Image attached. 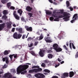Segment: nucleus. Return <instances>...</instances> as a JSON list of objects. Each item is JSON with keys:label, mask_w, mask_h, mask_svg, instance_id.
<instances>
[{"label": "nucleus", "mask_w": 78, "mask_h": 78, "mask_svg": "<svg viewBox=\"0 0 78 78\" xmlns=\"http://www.w3.org/2000/svg\"><path fill=\"white\" fill-rule=\"evenodd\" d=\"M28 67H29V66L27 65H24L23 66L20 65L16 69L17 72L16 74L20 75V73H21V74L24 75L25 73H27V71L25 70H27V69L28 68ZM24 70L25 71H24ZM23 71H24L22 72Z\"/></svg>", "instance_id": "obj_1"}, {"label": "nucleus", "mask_w": 78, "mask_h": 78, "mask_svg": "<svg viewBox=\"0 0 78 78\" xmlns=\"http://www.w3.org/2000/svg\"><path fill=\"white\" fill-rule=\"evenodd\" d=\"M69 13L67 12H64L63 14V15H61L58 16V18L62 19L63 18V20H65V21H68L69 20V18H70V16H69Z\"/></svg>", "instance_id": "obj_2"}, {"label": "nucleus", "mask_w": 78, "mask_h": 78, "mask_svg": "<svg viewBox=\"0 0 78 78\" xmlns=\"http://www.w3.org/2000/svg\"><path fill=\"white\" fill-rule=\"evenodd\" d=\"M35 76L38 78H44L45 77V75L43 74L38 73L35 75Z\"/></svg>", "instance_id": "obj_3"}, {"label": "nucleus", "mask_w": 78, "mask_h": 78, "mask_svg": "<svg viewBox=\"0 0 78 78\" xmlns=\"http://www.w3.org/2000/svg\"><path fill=\"white\" fill-rule=\"evenodd\" d=\"M74 18V19H73ZM78 14H75L73 16V20L71 21H70V22L72 23H73L74 22H75V20H78Z\"/></svg>", "instance_id": "obj_4"}, {"label": "nucleus", "mask_w": 78, "mask_h": 78, "mask_svg": "<svg viewBox=\"0 0 78 78\" xmlns=\"http://www.w3.org/2000/svg\"><path fill=\"white\" fill-rule=\"evenodd\" d=\"M45 50L42 49L40 51L39 53V55L41 56V57H43L44 56V53H45Z\"/></svg>", "instance_id": "obj_5"}, {"label": "nucleus", "mask_w": 78, "mask_h": 78, "mask_svg": "<svg viewBox=\"0 0 78 78\" xmlns=\"http://www.w3.org/2000/svg\"><path fill=\"white\" fill-rule=\"evenodd\" d=\"M27 31H29V32H31L33 31V28L31 27H29L28 26H26L25 27Z\"/></svg>", "instance_id": "obj_6"}, {"label": "nucleus", "mask_w": 78, "mask_h": 78, "mask_svg": "<svg viewBox=\"0 0 78 78\" xmlns=\"http://www.w3.org/2000/svg\"><path fill=\"white\" fill-rule=\"evenodd\" d=\"M50 39V37H45L44 38V39L45 41L46 42H47V43L52 42V40L51 39Z\"/></svg>", "instance_id": "obj_7"}, {"label": "nucleus", "mask_w": 78, "mask_h": 78, "mask_svg": "<svg viewBox=\"0 0 78 78\" xmlns=\"http://www.w3.org/2000/svg\"><path fill=\"white\" fill-rule=\"evenodd\" d=\"M5 27V23L0 24V31H2Z\"/></svg>", "instance_id": "obj_8"}, {"label": "nucleus", "mask_w": 78, "mask_h": 78, "mask_svg": "<svg viewBox=\"0 0 78 78\" xmlns=\"http://www.w3.org/2000/svg\"><path fill=\"white\" fill-rule=\"evenodd\" d=\"M58 44L55 43L53 45V49L55 50L56 49L58 48Z\"/></svg>", "instance_id": "obj_9"}, {"label": "nucleus", "mask_w": 78, "mask_h": 78, "mask_svg": "<svg viewBox=\"0 0 78 78\" xmlns=\"http://www.w3.org/2000/svg\"><path fill=\"white\" fill-rule=\"evenodd\" d=\"M26 9L28 12H31V11L33 9V8L30 6H27L26 7Z\"/></svg>", "instance_id": "obj_10"}, {"label": "nucleus", "mask_w": 78, "mask_h": 78, "mask_svg": "<svg viewBox=\"0 0 78 78\" xmlns=\"http://www.w3.org/2000/svg\"><path fill=\"white\" fill-rule=\"evenodd\" d=\"M5 78H11L12 75H11V74H9V73H6L5 75Z\"/></svg>", "instance_id": "obj_11"}, {"label": "nucleus", "mask_w": 78, "mask_h": 78, "mask_svg": "<svg viewBox=\"0 0 78 78\" xmlns=\"http://www.w3.org/2000/svg\"><path fill=\"white\" fill-rule=\"evenodd\" d=\"M63 76H62L63 78H65L66 77H68L69 76V73H65L63 74Z\"/></svg>", "instance_id": "obj_12"}, {"label": "nucleus", "mask_w": 78, "mask_h": 78, "mask_svg": "<svg viewBox=\"0 0 78 78\" xmlns=\"http://www.w3.org/2000/svg\"><path fill=\"white\" fill-rule=\"evenodd\" d=\"M11 24H12L11 22H9L8 23L7 25V27L8 28H11Z\"/></svg>", "instance_id": "obj_13"}, {"label": "nucleus", "mask_w": 78, "mask_h": 78, "mask_svg": "<svg viewBox=\"0 0 78 78\" xmlns=\"http://www.w3.org/2000/svg\"><path fill=\"white\" fill-rule=\"evenodd\" d=\"M52 12L50 10H47L46 11V15H48V16H50Z\"/></svg>", "instance_id": "obj_14"}, {"label": "nucleus", "mask_w": 78, "mask_h": 78, "mask_svg": "<svg viewBox=\"0 0 78 78\" xmlns=\"http://www.w3.org/2000/svg\"><path fill=\"white\" fill-rule=\"evenodd\" d=\"M16 31H18L19 33H22V30H23V29H22V28H16Z\"/></svg>", "instance_id": "obj_15"}, {"label": "nucleus", "mask_w": 78, "mask_h": 78, "mask_svg": "<svg viewBox=\"0 0 78 78\" xmlns=\"http://www.w3.org/2000/svg\"><path fill=\"white\" fill-rule=\"evenodd\" d=\"M18 35V34L17 32H15L14 33L13 35V37L14 39H17V36Z\"/></svg>", "instance_id": "obj_16"}, {"label": "nucleus", "mask_w": 78, "mask_h": 78, "mask_svg": "<svg viewBox=\"0 0 78 78\" xmlns=\"http://www.w3.org/2000/svg\"><path fill=\"white\" fill-rule=\"evenodd\" d=\"M62 49L60 47H58L55 50V51L56 52H60L62 51Z\"/></svg>", "instance_id": "obj_17"}, {"label": "nucleus", "mask_w": 78, "mask_h": 78, "mask_svg": "<svg viewBox=\"0 0 78 78\" xmlns=\"http://www.w3.org/2000/svg\"><path fill=\"white\" fill-rule=\"evenodd\" d=\"M10 51H10V50H5L4 52V55H8L10 53Z\"/></svg>", "instance_id": "obj_18"}, {"label": "nucleus", "mask_w": 78, "mask_h": 78, "mask_svg": "<svg viewBox=\"0 0 78 78\" xmlns=\"http://www.w3.org/2000/svg\"><path fill=\"white\" fill-rule=\"evenodd\" d=\"M35 69V72L36 73H37V72H41L42 70V69L41 68H38L37 69Z\"/></svg>", "instance_id": "obj_19"}, {"label": "nucleus", "mask_w": 78, "mask_h": 78, "mask_svg": "<svg viewBox=\"0 0 78 78\" xmlns=\"http://www.w3.org/2000/svg\"><path fill=\"white\" fill-rule=\"evenodd\" d=\"M74 75V72L71 71L69 72V77L72 78Z\"/></svg>", "instance_id": "obj_20"}, {"label": "nucleus", "mask_w": 78, "mask_h": 78, "mask_svg": "<svg viewBox=\"0 0 78 78\" xmlns=\"http://www.w3.org/2000/svg\"><path fill=\"white\" fill-rule=\"evenodd\" d=\"M48 58H49V59H51V58H53V55L51 54H49L48 55Z\"/></svg>", "instance_id": "obj_21"}, {"label": "nucleus", "mask_w": 78, "mask_h": 78, "mask_svg": "<svg viewBox=\"0 0 78 78\" xmlns=\"http://www.w3.org/2000/svg\"><path fill=\"white\" fill-rule=\"evenodd\" d=\"M29 73H36V70L35 69H30L29 70Z\"/></svg>", "instance_id": "obj_22"}, {"label": "nucleus", "mask_w": 78, "mask_h": 78, "mask_svg": "<svg viewBox=\"0 0 78 78\" xmlns=\"http://www.w3.org/2000/svg\"><path fill=\"white\" fill-rule=\"evenodd\" d=\"M22 36V34L19 33L18 34L17 39H20V38H21Z\"/></svg>", "instance_id": "obj_23"}, {"label": "nucleus", "mask_w": 78, "mask_h": 78, "mask_svg": "<svg viewBox=\"0 0 78 78\" xmlns=\"http://www.w3.org/2000/svg\"><path fill=\"white\" fill-rule=\"evenodd\" d=\"M17 12L18 13H19L20 15H22V14L23 11L22 10V9H19L18 10Z\"/></svg>", "instance_id": "obj_24"}, {"label": "nucleus", "mask_w": 78, "mask_h": 78, "mask_svg": "<svg viewBox=\"0 0 78 78\" xmlns=\"http://www.w3.org/2000/svg\"><path fill=\"white\" fill-rule=\"evenodd\" d=\"M29 52L30 53H31V54L32 55H33V56H35V55H36L35 53H34V52L33 51H29Z\"/></svg>", "instance_id": "obj_25"}, {"label": "nucleus", "mask_w": 78, "mask_h": 78, "mask_svg": "<svg viewBox=\"0 0 78 78\" xmlns=\"http://www.w3.org/2000/svg\"><path fill=\"white\" fill-rule=\"evenodd\" d=\"M44 37L42 35V34H41V35L40 37H38V41H41V40H42V39H43Z\"/></svg>", "instance_id": "obj_26"}, {"label": "nucleus", "mask_w": 78, "mask_h": 78, "mask_svg": "<svg viewBox=\"0 0 78 78\" xmlns=\"http://www.w3.org/2000/svg\"><path fill=\"white\" fill-rule=\"evenodd\" d=\"M1 2L3 4H5L8 2V0H1Z\"/></svg>", "instance_id": "obj_27"}, {"label": "nucleus", "mask_w": 78, "mask_h": 78, "mask_svg": "<svg viewBox=\"0 0 78 78\" xmlns=\"http://www.w3.org/2000/svg\"><path fill=\"white\" fill-rule=\"evenodd\" d=\"M4 15H6L8 14V11L6 10H4L3 12Z\"/></svg>", "instance_id": "obj_28"}, {"label": "nucleus", "mask_w": 78, "mask_h": 78, "mask_svg": "<svg viewBox=\"0 0 78 78\" xmlns=\"http://www.w3.org/2000/svg\"><path fill=\"white\" fill-rule=\"evenodd\" d=\"M52 16L54 17H58L57 15L55 14V12H53V14H52Z\"/></svg>", "instance_id": "obj_29"}, {"label": "nucleus", "mask_w": 78, "mask_h": 78, "mask_svg": "<svg viewBox=\"0 0 78 78\" xmlns=\"http://www.w3.org/2000/svg\"><path fill=\"white\" fill-rule=\"evenodd\" d=\"M44 71L46 73H49L50 72V71L48 69H45L44 70Z\"/></svg>", "instance_id": "obj_30"}, {"label": "nucleus", "mask_w": 78, "mask_h": 78, "mask_svg": "<svg viewBox=\"0 0 78 78\" xmlns=\"http://www.w3.org/2000/svg\"><path fill=\"white\" fill-rule=\"evenodd\" d=\"M11 5V2H9L7 4V6L8 8H9L10 6Z\"/></svg>", "instance_id": "obj_31"}, {"label": "nucleus", "mask_w": 78, "mask_h": 78, "mask_svg": "<svg viewBox=\"0 0 78 78\" xmlns=\"http://www.w3.org/2000/svg\"><path fill=\"white\" fill-rule=\"evenodd\" d=\"M54 21L58 22L59 21V18L58 17L54 20Z\"/></svg>", "instance_id": "obj_32"}, {"label": "nucleus", "mask_w": 78, "mask_h": 78, "mask_svg": "<svg viewBox=\"0 0 78 78\" xmlns=\"http://www.w3.org/2000/svg\"><path fill=\"white\" fill-rule=\"evenodd\" d=\"M8 67V65H6V64H5L3 66L2 68L3 69H6V68H7Z\"/></svg>", "instance_id": "obj_33"}, {"label": "nucleus", "mask_w": 78, "mask_h": 78, "mask_svg": "<svg viewBox=\"0 0 78 78\" xmlns=\"http://www.w3.org/2000/svg\"><path fill=\"white\" fill-rule=\"evenodd\" d=\"M29 16H30V18H31V17H33L32 15H33V13L30 12H29L28 13Z\"/></svg>", "instance_id": "obj_34"}, {"label": "nucleus", "mask_w": 78, "mask_h": 78, "mask_svg": "<svg viewBox=\"0 0 78 78\" xmlns=\"http://www.w3.org/2000/svg\"><path fill=\"white\" fill-rule=\"evenodd\" d=\"M14 17H15L16 19H17V20H19V17L18 15H16L14 16Z\"/></svg>", "instance_id": "obj_35"}, {"label": "nucleus", "mask_w": 78, "mask_h": 78, "mask_svg": "<svg viewBox=\"0 0 78 78\" xmlns=\"http://www.w3.org/2000/svg\"><path fill=\"white\" fill-rule=\"evenodd\" d=\"M55 67L56 68V67H58V66H59V65L60 64V63H58L57 64H56V63H55Z\"/></svg>", "instance_id": "obj_36"}, {"label": "nucleus", "mask_w": 78, "mask_h": 78, "mask_svg": "<svg viewBox=\"0 0 78 78\" xmlns=\"http://www.w3.org/2000/svg\"><path fill=\"white\" fill-rule=\"evenodd\" d=\"M11 72L15 73L16 72V70L15 69H11Z\"/></svg>", "instance_id": "obj_37"}, {"label": "nucleus", "mask_w": 78, "mask_h": 78, "mask_svg": "<svg viewBox=\"0 0 78 78\" xmlns=\"http://www.w3.org/2000/svg\"><path fill=\"white\" fill-rule=\"evenodd\" d=\"M14 56V55H9V57L10 58L11 61H12V56Z\"/></svg>", "instance_id": "obj_38"}, {"label": "nucleus", "mask_w": 78, "mask_h": 78, "mask_svg": "<svg viewBox=\"0 0 78 78\" xmlns=\"http://www.w3.org/2000/svg\"><path fill=\"white\" fill-rule=\"evenodd\" d=\"M40 67L38 66H34L33 67H32V69H33L34 68H40Z\"/></svg>", "instance_id": "obj_39"}, {"label": "nucleus", "mask_w": 78, "mask_h": 78, "mask_svg": "<svg viewBox=\"0 0 78 78\" xmlns=\"http://www.w3.org/2000/svg\"><path fill=\"white\" fill-rule=\"evenodd\" d=\"M7 58L8 57H5V58H2V60L3 61V62H5V61H6V58Z\"/></svg>", "instance_id": "obj_40"}, {"label": "nucleus", "mask_w": 78, "mask_h": 78, "mask_svg": "<svg viewBox=\"0 0 78 78\" xmlns=\"http://www.w3.org/2000/svg\"><path fill=\"white\" fill-rule=\"evenodd\" d=\"M66 4L67 6V7H69V2L68 1H67L66 2Z\"/></svg>", "instance_id": "obj_41"}, {"label": "nucleus", "mask_w": 78, "mask_h": 78, "mask_svg": "<svg viewBox=\"0 0 78 78\" xmlns=\"http://www.w3.org/2000/svg\"><path fill=\"white\" fill-rule=\"evenodd\" d=\"M39 43V42L37 41H35V43L34 44V45H35V46H36V45H37V44H38Z\"/></svg>", "instance_id": "obj_42"}, {"label": "nucleus", "mask_w": 78, "mask_h": 78, "mask_svg": "<svg viewBox=\"0 0 78 78\" xmlns=\"http://www.w3.org/2000/svg\"><path fill=\"white\" fill-rule=\"evenodd\" d=\"M10 9H13V10H14V9H15V7H14V6H11L10 7Z\"/></svg>", "instance_id": "obj_43"}, {"label": "nucleus", "mask_w": 78, "mask_h": 78, "mask_svg": "<svg viewBox=\"0 0 78 78\" xmlns=\"http://www.w3.org/2000/svg\"><path fill=\"white\" fill-rule=\"evenodd\" d=\"M21 20H22V21H23V22H25V19L23 17H22L21 18Z\"/></svg>", "instance_id": "obj_44"}, {"label": "nucleus", "mask_w": 78, "mask_h": 78, "mask_svg": "<svg viewBox=\"0 0 78 78\" xmlns=\"http://www.w3.org/2000/svg\"><path fill=\"white\" fill-rule=\"evenodd\" d=\"M5 62L6 64H8L9 63V61H8V58H6Z\"/></svg>", "instance_id": "obj_45"}, {"label": "nucleus", "mask_w": 78, "mask_h": 78, "mask_svg": "<svg viewBox=\"0 0 78 78\" xmlns=\"http://www.w3.org/2000/svg\"><path fill=\"white\" fill-rule=\"evenodd\" d=\"M49 19L51 21H52V20H53V19H54V18L53 17H50Z\"/></svg>", "instance_id": "obj_46"}, {"label": "nucleus", "mask_w": 78, "mask_h": 78, "mask_svg": "<svg viewBox=\"0 0 78 78\" xmlns=\"http://www.w3.org/2000/svg\"><path fill=\"white\" fill-rule=\"evenodd\" d=\"M25 37H26V35L25 34H23L22 37V39H24L25 38Z\"/></svg>", "instance_id": "obj_47"}, {"label": "nucleus", "mask_w": 78, "mask_h": 78, "mask_svg": "<svg viewBox=\"0 0 78 78\" xmlns=\"http://www.w3.org/2000/svg\"><path fill=\"white\" fill-rule=\"evenodd\" d=\"M63 48L65 49H66V50H68V49H67V47L66 45H64L63 46Z\"/></svg>", "instance_id": "obj_48"}, {"label": "nucleus", "mask_w": 78, "mask_h": 78, "mask_svg": "<svg viewBox=\"0 0 78 78\" xmlns=\"http://www.w3.org/2000/svg\"><path fill=\"white\" fill-rule=\"evenodd\" d=\"M45 64L44 63H42V64L41 65V66L43 67H45Z\"/></svg>", "instance_id": "obj_49"}, {"label": "nucleus", "mask_w": 78, "mask_h": 78, "mask_svg": "<svg viewBox=\"0 0 78 78\" xmlns=\"http://www.w3.org/2000/svg\"><path fill=\"white\" fill-rule=\"evenodd\" d=\"M32 39V38L31 37H29L28 39H27V41H31Z\"/></svg>", "instance_id": "obj_50"}, {"label": "nucleus", "mask_w": 78, "mask_h": 78, "mask_svg": "<svg viewBox=\"0 0 78 78\" xmlns=\"http://www.w3.org/2000/svg\"><path fill=\"white\" fill-rule=\"evenodd\" d=\"M13 55H14L13 56L14 58H16L17 57V54H13Z\"/></svg>", "instance_id": "obj_51"}, {"label": "nucleus", "mask_w": 78, "mask_h": 78, "mask_svg": "<svg viewBox=\"0 0 78 78\" xmlns=\"http://www.w3.org/2000/svg\"><path fill=\"white\" fill-rule=\"evenodd\" d=\"M13 15L14 16H15L16 15H17L16 14V11H14L13 12Z\"/></svg>", "instance_id": "obj_52"}, {"label": "nucleus", "mask_w": 78, "mask_h": 78, "mask_svg": "<svg viewBox=\"0 0 78 78\" xmlns=\"http://www.w3.org/2000/svg\"><path fill=\"white\" fill-rule=\"evenodd\" d=\"M72 47H73V48L74 49H75L76 48L75 47V46H74V44H73V43H72Z\"/></svg>", "instance_id": "obj_53"}, {"label": "nucleus", "mask_w": 78, "mask_h": 78, "mask_svg": "<svg viewBox=\"0 0 78 78\" xmlns=\"http://www.w3.org/2000/svg\"><path fill=\"white\" fill-rule=\"evenodd\" d=\"M44 63H48L49 62V61L47 60H45L44 61Z\"/></svg>", "instance_id": "obj_54"}, {"label": "nucleus", "mask_w": 78, "mask_h": 78, "mask_svg": "<svg viewBox=\"0 0 78 78\" xmlns=\"http://www.w3.org/2000/svg\"><path fill=\"white\" fill-rule=\"evenodd\" d=\"M3 18H4V19H7L8 18V17L6 16V15H4L3 16Z\"/></svg>", "instance_id": "obj_55"}, {"label": "nucleus", "mask_w": 78, "mask_h": 78, "mask_svg": "<svg viewBox=\"0 0 78 78\" xmlns=\"http://www.w3.org/2000/svg\"><path fill=\"white\" fill-rule=\"evenodd\" d=\"M69 9L71 11H73V8H72V7H69Z\"/></svg>", "instance_id": "obj_56"}, {"label": "nucleus", "mask_w": 78, "mask_h": 78, "mask_svg": "<svg viewBox=\"0 0 78 78\" xmlns=\"http://www.w3.org/2000/svg\"><path fill=\"white\" fill-rule=\"evenodd\" d=\"M69 47L70 48L72 49V43H69Z\"/></svg>", "instance_id": "obj_57"}, {"label": "nucleus", "mask_w": 78, "mask_h": 78, "mask_svg": "<svg viewBox=\"0 0 78 78\" xmlns=\"http://www.w3.org/2000/svg\"><path fill=\"white\" fill-rule=\"evenodd\" d=\"M59 13H61L62 14H64V11H63L62 10H61V12H59Z\"/></svg>", "instance_id": "obj_58"}, {"label": "nucleus", "mask_w": 78, "mask_h": 78, "mask_svg": "<svg viewBox=\"0 0 78 78\" xmlns=\"http://www.w3.org/2000/svg\"><path fill=\"white\" fill-rule=\"evenodd\" d=\"M33 43L30 44V45L29 46V47H33Z\"/></svg>", "instance_id": "obj_59"}, {"label": "nucleus", "mask_w": 78, "mask_h": 78, "mask_svg": "<svg viewBox=\"0 0 78 78\" xmlns=\"http://www.w3.org/2000/svg\"><path fill=\"white\" fill-rule=\"evenodd\" d=\"M34 48V47H32L31 48H29V50L30 51H31V50H33V49Z\"/></svg>", "instance_id": "obj_60"}, {"label": "nucleus", "mask_w": 78, "mask_h": 78, "mask_svg": "<svg viewBox=\"0 0 78 78\" xmlns=\"http://www.w3.org/2000/svg\"><path fill=\"white\" fill-rule=\"evenodd\" d=\"M78 57V53H76V54L75 55V58H76Z\"/></svg>", "instance_id": "obj_61"}, {"label": "nucleus", "mask_w": 78, "mask_h": 78, "mask_svg": "<svg viewBox=\"0 0 78 78\" xmlns=\"http://www.w3.org/2000/svg\"><path fill=\"white\" fill-rule=\"evenodd\" d=\"M49 2L51 3H53V1L51 0H49Z\"/></svg>", "instance_id": "obj_62"}, {"label": "nucleus", "mask_w": 78, "mask_h": 78, "mask_svg": "<svg viewBox=\"0 0 78 78\" xmlns=\"http://www.w3.org/2000/svg\"><path fill=\"white\" fill-rule=\"evenodd\" d=\"M15 30V28H13L12 30V32H14Z\"/></svg>", "instance_id": "obj_63"}, {"label": "nucleus", "mask_w": 78, "mask_h": 78, "mask_svg": "<svg viewBox=\"0 0 78 78\" xmlns=\"http://www.w3.org/2000/svg\"><path fill=\"white\" fill-rule=\"evenodd\" d=\"M61 64H63V63H64V61H62L60 62Z\"/></svg>", "instance_id": "obj_64"}]
</instances>
